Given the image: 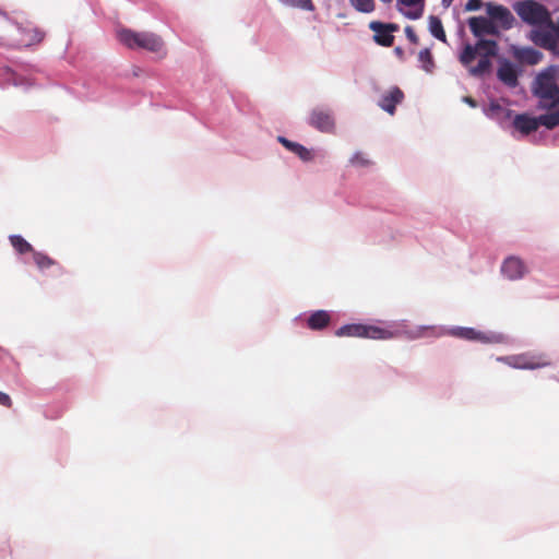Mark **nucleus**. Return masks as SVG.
I'll return each mask as SVG.
<instances>
[{
  "mask_svg": "<svg viewBox=\"0 0 559 559\" xmlns=\"http://www.w3.org/2000/svg\"><path fill=\"white\" fill-rule=\"evenodd\" d=\"M309 123L321 132L331 133L335 129L334 118L332 114L325 109L318 108L312 110L309 118Z\"/></svg>",
  "mask_w": 559,
  "mask_h": 559,
  "instance_id": "nucleus-10",
  "label": "nucleus"
},
{
  "mask_svg": "<svg viewBox=\"0 0 559 559\" xmlns=\"http://www.w3.org/2000/svg\"><path fill=\"white\" fill-rule=\"evenodd\" d=\"M433 326H417L412 330H405V326H399L395 329L384 328L373 324H361L353 323L341 326L336 330L335 335L338 337H360L370 338L377 341H385L397 338L401 336H407L408 338L415 340L429 335H433Z\"/></svg>",
  "mask_w": 559,
  "mask_h": 559,
  "instance_id": "nucleus-1",
  "label": "nucleus"
},
{
  "mask_svg": "<svg viewBox=\"0 0 559 559\" xmlns=\"http://www.w3.org/2000/svg\"><path fill=\"white\" fill-rule=\"evenodd\" d=\"M453 0H442L443 5L449 7Z\"/></svg>",
  "mask_w": 559,
  "mask_h": 559,
  "instance_id": "nucleus-35",
  "label": "nucleus"
},
{
  "mask_svg": "<svg viewBox=\"0 0 559 559\" xmlns=\"http://www.w3.org/2000/svg\"><path fill=\"white\" fill-rule=\"evenodd\" d=\"M501 271L509 280L514 281L524 276L526 267L521 259L509 257L503 261Z\"/></svg>",
  "mask_w": 559,
  "mask_h": 559,
  "instance_id": "nucleus-14",
  "label": "nucleus"
},
{
  "mask_svg": "<svg viewBox=\"0 0 559 559\" xmlns=\"http://www.w3.org/2000/svg\"><path fill=\"white\" fill-rule=\"evenodd\" d=\"M352 7L361 13H371L376 9L374 0H348Z\"/></svg>",
  "mask_w": 559,
  "mask_h": 559,
  "instance_id": "nucleus-26",
  "label": "nucleus"
},
{
  "mask_svg": "<svg viewBox=\"0 0 559 559\" xmlns=\"http://www.w3.org/2000/svg\"><path fill=\"white\" fill-rule=\"evenodd\" d=\"M394 53L397 56L399 59H403L404 58V50L401 47H395L394 48Z\"/></svg>",
  "mask_w": 559,
  "mask_h": 559,
  "instance_id": "nucleus-34",
  "label": "nucleus"
},
{
  "mask_svg": "<svg viewBox=\"0 0 559 559\" xmlns=\"http://www.w3.org/2000/svg\"><path fill=\"white\" fill-rule=\"evenodd\" d=\"M9 239H10L11 246L20 254L35 252L32 245L29 242H27L22 236L12 235V236H10Z\"/></svg>",
  "mask_w": 559,
  "mask_h": 559,
  "instance_id": "nucleus-22",
  "label": "nucleus"
},
{
  "mask_svg": "<svg viewBox=\"0 0 559 559\" xmlns=\"http://www.w3.org/2000/svg\"><path fill=\"white\" fill-rule=\"evenodd\" d=\"M498 44L492 39L480 38L474 46L466 44L460 55V62L468 67L473 76H480L491 68V58L498 55Z\"/></svg>",
  "mask_w": 559,
  "mask_h": 559,
  "instance_id": "nucleus-2",
  "label": "nucleus"
},
{
  "mask_svg": "<svg viewBox=\"0 0 559 559\" xmlns=\"http://www.w3.org/2000/svg\"><path fill=\"white\" fill-rule=\"evenodd\" d=\"M429 31L437 39L445 43L447 41V35L443 29V25L441 20L438 16L430 15L429 16Z\"/></svg>",
  "mask_w": 559,
  "mask_h": 559,
  "instance_id": "nucleus-21",
  "label": "nucleus"
},
{
  "mask_svg": "<svg viewBox=\"0 0 559 559\" xmlns=\"http://www.w3.org/2000/svg\"><path fill=\"white\" fill-rule=\"evenodd\" d=\"M405 35L412 44L417 45L419 43V38L412 26L405 27Z\"/></svg>",
  "mask_w": 559,
  "mask_h": 559,
  "instance_id": "nucleus-29",
  "label": "nucleus"
},
{
  "mask_svg": "<svg viewBox=\"0 0 559 559\" xmlns=\"http://www.w3.org/2000/svg\"><path fill=\"white\" fill-rule=\"evenodd\" d=\"M497 360L515 369H539L551 365L547 355L532 352L498 357Z\"/></svg>",
  "mask_w": 559,
  "mask_h": 559,
  "instance_id": "nucleus-7",
  "label": "nucleus"
},
{
  "mask_svg": "<svg viewBox=\"0 0 559 559\" xmlns=\"http://www.w3.org/2000/svg\"><path fill=\"white\" fill-rule=\"evenodd\" d=\"M514 11L523 22L533 26H545L550 22V13L545 5L535 0H521L514 3Z\"/></svg>",
  "mask_w": 559,
  "mask_h": 559,
  "instance_id": "nucleus-6",
  "label": "nucleus"
},
{
  "mask_svg": "<svg viewBox=\"0 0 559 559\" xmlns=\"http://www.w3.org/2000/svg\"><path fill=\"white\" fill-rule=\"evenodd\" d=\"M533 93L539 98L537 108L546 111H559V86L555 70L547 69L540 72L533 83Z\"/></svg>",
  "mask_w": 559,
  "mask_h": 559,
  "instance_id": "nucleus-3",
  "label": "nucleus"
},
{
  "mask_svg": "<svg viewBox=\"0 0 559 559\" xmlns=\"http://www.w3.org/2000/svg\"><path fill=\"white\" fill-rule=\"evenodd\" d=\"M331 322V316L325 310H318L310 314L307 320V325L311 330H323Z\"/></svg>",
  "mask_w": 559,
  "mask_h": 559,
  "instance_id": "nucleus-20",
  "label": "nucleus"
},
{
  "mask_svg": "<svg viewBox=\"0 0 559 559\" xmlns=\"http://www.w3.org/2000/svg\"><path fill=\"white\" fill-rule=\"evenodd\" d=\"M283 4L289 7H296L304 10L312 11L314 10L313 3L311 0H280Z\"/></svg>",
  "mask_w": 559,
  "mask_h": 559,
  "instance_id": "nucleus-27",
  "label": "nucleus"
},
{
  "mask_svg": "<svg viewBox=\"0 0 559 559\" xmlns=\"http://www.w3.org/2000/svg\"><path fill=\"white\" fill-rule=\"evenodd\" d=\"M369 28L373 32V41L382 47H391L394 44L393 33L400 29L395 23H383L380 21H371Z\"/></svg>",
  "mask_w": 559,
  "mask_h": 559,
  "instance_id": "nucleus-8",
  "label": "nucleus"
},
{
  "mask_svg": "<svg viewBox=\"0 0 559 559\" xmlns=\"http://www.w3.org/2000/svg\"><path fill=\"white\" fill-rule=\"evenodd\" d=\"M468 26L475 37L484 35H499L498 26L493 21L485 16H472L468 19Z\"/></svg>",
  "mask_w": 559,
  "mask_h": 559,
  "instance_id": "nucleus-9",
  "label": "nucleus"
},
{
  "mask_svg": "<svg viewBox=\"0 0 559 559\" xmlns=\"http://www.w3.org/2000/svg\"><path fill=\"white\" fill-rule=\"evenodd\" d=\"M383 3H391L393 0H380Z\"/></svg>",
  "mask_w": 559,
  "mask_h": 559,
  "instance_id": "nucleus-36",
  "label": "nucleus"
},
{
  "mask_svg": "<svg viewBox=\"0 0 559 559\" xmlns=\"http://www.w3.org/2000/svg\"><path fill=\"white\" fill-rule=\"evenodd\" d=\"M118 39L128 48H142L154 53H162L163 57L166 56L163 39L154 33L126 28L118 32Z\"/></svg>",
  "mask_w": 559,
  "mask_h": 559,
  "instance_id": "nucleus-4",
  "label": "nucleus"
},
{
  "mask_svg": "<svg viewBox=\"0 0 559 559\" xmlns=\"http://www.w3.org/2000/svg\"><path fill=\"white\" fill-rule=\"evenodd\" d=\"M542 58H543L542 52H539L538 50L533 49V48L524 49L520 53V59L523 62H525L527 64H532V66L539 63Z\"/></svg>",
  "mask_w": 559,
  "mask_h": 559,
  "instance_id": "nucleus-24",
  "label": "nucleus"
},
{
  "mask_svg": "<svg viewBox=\"0 0 559 559\" xmlns=\"http://www.w3.org/2000/svg\"><path fill=\"white\" fill-rule=\"evenodd\" d=\"M486 7L490 20L499 23L503 29H509L513 26L514 16L508 8L492 3H487Z\"/></svg>",
  "mask_w": 559,
  "mask_h": 559,
  "instance_id": "nucleus-11",
  "label": "nucleus"
},
{
  "mask_svg": "<svg viewBox=\"0 0 559 559\" xmlns=\"http://www.w3.org/2000/svg\"><path fill=\"white\" fill-rule=\"evenodd\" d=\"M403 100V91L397 86H393L381 96L380 100L378 102V105L388 114L394 115L396 110V105L401 104Z\"/></svg>",
  "mask_w": 559,
  "mask_h": 559,
  "instance_id": "nucleus-12",
  "label": "nucleus"
},
{
  "mask_svg": "<svg viewBox=\"0 0 559 559\" xmlns=\"http://www.w3.org/2000/svg\"><path fill=\"white\" fill-rule=\"evenodd\" d=\"M0 405L5 406V407L12 406L11 397L7 393L1 392V391H0Z\"/></svg>",
  "mask_w": 559,
  "mask_h": 559,
  "instance_id": "nucleus-32",
  "label": "nucleus"
},
{
  "mask_svg": "<svg viewBox=\"0 0 559 559\" xmlns=\"http://www.w3.org/2000/svg\"><path fill=\"white\" fill-rule=\"evenodd\" d=\"M451 334L467 341H479L481 343H490L493 341V337L487 336L485 333L473 328H456L451 331Z\"/></svg>",
  "mask_w": 559,
  "mask_h": 559,
  "instance_id": "nucleus-18",
  "label": "nucleus"
},
{
  "mask_svg": "<svg viewBox=\"0 0 559 559\" xmlns=\"http://www.w3.org/2000/svg\"><path fill=\"white\" fill-rule=\"evenodd\" d=\"M514 128L524 135L536 131L539 126L549 130L559 126V111H547L539 117H532L527 114L516 115L513 119Z\"/></svg>",
  "mask_w": 559,
  "mask_h": 559,
  "instance_id": "nucleus-5",
  "label": "nucleus"
},
{
  "mask_svg": "<svg viewBox=\"0 0 559 559\" xmlns=\"http://www.w3.org/2000/svg\"><path fill=\"white\" fill-rule=\"evenodd\" d=\"M463 100L468 104L471 107H476L477 106V103L474 98H472L471 96H465L463 98Z\"/></svg>",
  "mask_w": 559,
  "mask_h": 559,
  "instance_id": "nucleus-33",
  "label": "nucleus"
},
{
  "mask_svg": "<svg viewBox=\"0 0 559 559\" xmlns=\"http://www.w3.org/2000/svg\"><path fill=\"white\" fill-rule=\"evenodd\" d=\"M531 39L539 47L555 51L557 44L555 41L550 26L539 27L531 31Z\"/></svg>",
  "mask_w": 559,
  "mask_h": 559,
  "instance_id": "nucleus-13",
  "label": "nucleus"
},
{
  "mask_svg": "<svg viewBox=\"0 0 559 559\" xmlns=\"http://www.w3.org/2000/svg\"><path fill=\"white\" fill-rule=\"evenodd\" d=\"M418 60L421 63V68L427 72L431 73L435 68V61L432 53L429 48H425L419 51L418 53Z\"/></svg>",
  "mask_w": 559,
  "mask_h": 559,
  "instance_id": "nucleus-23",
  "label": "nucleus"
},
{
  "mask_svg": "<svg viewBox=\"0 0 559 559\" xmlns=\"http://www.w3.org/2000/svg\"><path fill=\"white\" fill-rule=\"evenodd\" d=\"M481 7V0H468L465 4L466 11H476L480 9Z\"/></svg>",
  "mask_w": 559,
  "mask_h": 559,
  "instance_id": "nucleus-31",
  "label": "nucleus"
},
{
  "mask_svg": "<svg viewBox=\"0 0 559 559\" xmlns=\"http://www.w3.org/2000/svg\"><path fill=\"white\" fill-rule=\"evenodd\" d=\"M33 260L38 269L45 270L57 264V262L43 252H33Z\"/></svg>",
  "mask_w": 559,
  "mask_h": 559,
  "instance_id": "nucleus-25",
  "label": "nucleus"
},
{
  "mask_svg": "<svg viewBox=\"0 0 559 559\" xmlns=\"http://www.w3.org/2000/svg\"><path fill=\"white\" fill-rule=\"evenodd\" d=\"M497 76L503 84L509 87H515L519 84L518 71L508 60H503L500 63L497 71Z\"/></svg>",
  "mask_w": 559,
  "mask_h": 559,
  "instance_id": "nucleus-15",
  "label": "nucleus"
},
{
  "mask_svg": "<svg viewBox=\"0 0 559 559\" xmlns=\"http://www.w3.org/2000/svg\"><path fill=\"white\" fill-rule=\"evenodd\" d=\"M545 26H550L552 31V35L555 38L556 44H559V24H555V22L550 19V22H547Z\"/></svg>",
  "mask_w": 559,
  "mask_h": 559,
  "instance_id": "nucleus-30",
  "label": "nucleus"
},
{
  "mask_svg": "<svg viewBox=\"0 0 559 559\" xmlns=\"http://www.w3.org/2000/svg\"><path fill=\"white\" fill-rule=\"evenodd\" d=\"M21 38L17 40L20 47H29L43 41L45 33L37 27H23L19 29Z\"/></svg>",
  "mask_w": 559,
  "mask_h": 559,
  "instance_id": "nucleus-16",
  "label": "nucleus"
},
{
  "mask_svg": "<svg viewBox=\"0 0 559 559\" xmlns=\"http://www.w3.org/2000/svg\"><path fill=\"white\" fill-rule=\"evenodd\" d=\"M399 10L412 20L419 19L424 11V0H397Z\"/></svg>",
  "mask_w": 559,
  "mask_h": 559,
  "instance_id": "nucleus-17",
  "label": "nucleus"
},
{
  "mask_svg": "<svg viewBox=\"0 0 559 559\" xmlns=\"http://www.w3.org/2000/svg\"><path fill=\"white\" fill-rule=\"evenodd\" d=\"M350 164L353 166H357V167H367V166L371 165V162L365 153L357 152L350 158Z\"/></svg>",
  "mask_w": 559,
  "mask_h": 559,
  "instance_id": "nucleus-28",
  "label": "nucleus"
},
{
  "mask_svg": "<svg viewBox=\"0 0 559 559\" xmlns=\"http://www.w3.org/2000/svg\"><path fill=\"white\" fill-rule=\"evenodd\" d=\"M278 142L282 143L288 151L298 155V157L304 162H309L313 158L312 152L297 142H293L284 136H278Z\"/></svg>",
  "mask_w": 559,
  "mask_h": 559,
  "instance_id": "nucleus-19",
  "label": "nucleus"
}]
</instances>
